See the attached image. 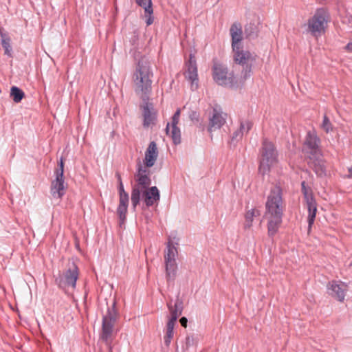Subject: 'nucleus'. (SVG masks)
Here are the masks:
<instances>
[{"label": "nucleus", "mask_w": 352, "mask_h": 352, "mask_svg": "<svg viewBox=\"0 0 352 352\" xmlns=\"http://www.w3.org/2000/svg\"><path fill=\"white\" fill-rule=\"evenodd\" d=\"M0 36L1 37V38L3 39V38H7V35L5 32H3V30L1 28H0Z\"/></svg>", "instance_id": "nucleus-36"}, {"label": "nucleus", "mask_w": 352, "mask_h": 352, "mask_svg": "<svg viewBox=\"0 0 352 352\" xmlns=\"http://www.w3.org/2000/svg\"><path fill=\"white\" fill-rule=\"evenodd\" d=\"M117 313L114 307L109 308L106 315L102 320V328L101 338L102 340H107L113 332V327L116 320Z\"/></svg>", "instance_id": "nucleus-9"}, {"label": "nucleus", "mask_w": 352, "mask_h": 352, "mask_svg": "<svg viewBox=\"0 0 352 352\" xmlns=\"http://www.w3.org/2000/svg\"><path fill=\"white\" fill-rule=\"evenodd\" d=\"M176 323L168 321L166 328V333L164 336V343L166 346H168L173 338V329Z\"/></svg>", "instance_id": "nucleus-26"}, {"label": "nucleus", "mask_w": 352, "mask_h": 352, "mask_svg": "<svg viewBox=\"0 0 352 352\" xmlns=\"http://www.w3.org/2000/svg\"><path fill=\"white\" fill-rule=\"evenodd\" d=\"M136 3L144 8V18L146 19V23L147 25H150L153 23V3L151 0H135Z\"/></svg>", "instance_id": "nucleus-22"}, {"label": "nucleus", "mask_w": 352, "mask_h": 352, "mask_svg": "<svg viewBox=\"0 0 352 352\" xmlns=\"http://www.w3.org/2000/svg\"><path fill=\"white\" fill-rule=\"evenodd\" d=\"M133 202L138 201L139 196H140V190L133 189Z\"/></svg>", "instance_id": "nucleus-34"}, {"label": "nucleus", "mask_w": 352, "mask_h": 352, "mask_svg": "<svg viewBox=\"0 0 352 352\" xmlns=\"http://www.w3.org/2000/svg\"><path fill=\"white\" fill-rule=\"evenodd\" d=\"M78 275L79 272L77 265L74 262L69 263L67 269L59 277V286L64 288L68 287L74 288Z\"/></svg>", "instance_id": "nucleus-7"}, {"label": "nucleus", "mask_w": 352, "mask_h": 352, "mask_svg": "<svg viewBox=\"0 0 352 352\" xmlns=\"http://www.w3.org/2000/svg\"><path fill=\"white\" fill-rule=\"evenodd\" d=\"M234 61L243 66V78L246 80L252 73L253 63L256 59V55L248 50H243V47H238L237 50H232Z\"/></svg>", "instance_id": "nucleus-5"}, {"label": "nucleus", "mask_w": 352, "mask_h": 352, "mask_svg": "<svg viewBox=\"0 0 352 352\" xmlns=\"http://www.w3.org/2000/svg\"><path fill=\"white\" fill-rule=\"evenodd\" d=\"M328 289L331 291L330 294L339 301L344 299L346 285L343 283L331 281L329 283Z\"/></svg>", "instance_id": "nucleus-19"}, {"label": "nucleus", "mask_w": 352, "mask_h": 352, "mask_svg": "<svg viewBox=\"0 0 352 352\" xmlns=\"http://www.w3.org/2000/svg\"><path fill=\"white\" fill-rule=\"evenodd\" d=\"M277 163L278 153L274 144L264 140L261 148L259 173L263 175L267 174Z\"/></svg>", "instance_id": "nucleus-3"}, {"label": "nucleus", "mask_w": 352, "mask_h": 352, "mask_svg": "<svg viewBox=\"0 0 352 352\" xmlns=\"http://www.w3.org/2000/svg\"><path fill=\"white\" fill-rule=\"evenodd\" d=\"M185 77L191 82L192 88H197L198 86V74L197 63L195 56L190 55L189 60L187 63V70L185 72Z\"/></svg>", "instance_id": "nucleus-13"}, {"label": "nucleus", "mask_w": 352, "mask_h": 352, "mask_svg": "<svg viewBox=\"0 0 352 352\" xmlns=\"http://www.w3.org/2000/svg\"><path fill=\"white\" fill-rule=\"evenodd\" d=\"M284 208L282 190L275 186L271 188L265 203V217L267 220V234L270 237L277 233L281 225Z\"/></svg>", "instance_id": "nucleus-1"}, {"label": "nucleus", "mask_w": 352, "mask_h": 352, "mask_svg": "<svg viewBox=\"0 0 352 352\" xmlns=\"http://www.w3.org/2000/svg\"><path fill=\"white\" fill-rule=\"evenodd\" d=\"M144 104L141 106L143 116V126L149 128L155 125L157 120V111L153 108L151 102L148 100H143Z\"/></svg>", "instance_id": "nucleus-12"}, {"label": "nucleus", "mask_w": 352, "mask_h": 352, "mask_svg": "<svg viewBox=\"0 0 352 352\" xmlns=\"http://www.w3.org/2000/svg\"><path fill=\"white\" fill-rule=\"evenodd\" d=\"M10 95L15 102H19L24 97V92L16 87L11 88Z\"/></svg>", "instance_id": "nucleus-28"}, {"label": "nucleus", "mask_w": 352, "mask_h": 352, "mask_svg": "<svg viewBox=\"0 0 352 352\" xmlns=\"http://www.w3.org/2000/svg\"><path fill=\"white\" fill-rule=\"evenodd\" d=\"M311 160L313 161V168L316 173L319 175L322 176L325 173V166L324 164V162L320 159L321 157H316V156H309Z\"/></svg>", "instance_id": "nucleus-23"}, {"label": "nucleus", "mask_w": 352, "mask_h": 352, "mask_svg": "<svg viewBox=\"0 0 352 352\" xmlns=\"http://www.w3.org/2000/svg\"><path fill=\"white\" fill-rule=\"evenodd\" d=\"M181 305L182 302L178 300L175 302L174 309L173 307H169L171 317L168 320V321L176 323L178 316L182 314Z\"/></svg>", "instance_id": "nucleus-27"}, {"label": "nucleus", "mask_w": 352, "mask_h": 352, "mask_svg": "<svg viewBox=\"0 0 352 352\" xmlns=\"http://www.w3.org/2000/svg\"><path fill=\"white\" fill-rule=\"evenodd\" d=\"M177 255V248L169 241L167 245V250L164 255L166 263V271L168 278H171L175 274L176 270V256Z\"/></svg>", "instance_id": "nucleus-10"}, {"label": "nucleus", "mask_w": 352, "mask_h": 352, "mask_svg": "<svg viewBox=\"0 0 352 352\" xmlns=\"http://www.w3.org/2000/svg\"><path fill=\"white\" fill-rule=\"evenodd\" d=\"M166 133L171 136L172 140L175 144L181 142L180 130L177 126H170V124L168 123L166 127Z\"/></svg>", "instance_id": "nucleus-24"}, {"label": "nucleus", "mask_w": 352, "mask_h": 352, "mask_svg": "<svg viewBox=\"0 0 352 352\" xmlns=\"http://www.w3.org/2000/svg\"><path fill=\"white\" fill-rule=\"evenodd\" d=\"M349 177H352V166L350 168H349Z\"/></svg>", "instance_id": "nucleus-38"}, {"label": "nucleus", "mask_w": 352, "mask_h": 352, "mask_svg": "<svg viewBox=\"0 0 352 352\" xmlns=\"http://www.w3.org/2000/svg\"><path fill=\"white\" fill-rule=\"evenodd\" d=\"M142 197L147 206H151L160 200V192L156 186L144 188Z\"/></svg>", "instance_id": "nucleus-21"}, {"label": "nucleus", "mask_w": 352, "mask_h": 352, "mask_svg": "<svg viewBox=\"0 0 352 352\" xmlns=\"http://www.w3.org/2000/svg\"><path fill=\"white\" fill-rule=\"evenodd\" d=\"M150 66L146 62L139 63L135 80V92L143 100H148V95L151 92V77Z\"/></svg>", "instance_id": "nucleus-2"}, {"label": "nucleus", "mask_w": 352, "mask_h": 352, "mask_svg": "<svg viewBox=\"0 0 352 352\" xmlns=\"http://www.w3.org/2000/svg\"><path fill=\"white\" fill-rule=\"evenodd\" d=\"M230 34L232 38V48L237 50L242 46L243 30L242 26L239 23H234L230 29Z\"/></svg>", "instance_id": "nucleus-18"}, {"label": "nucleus", "mask_w": 352, "mask_h": 352, "mask_svg": "<svg viewBox=\"0 0 352 352\" xmlns=\"http://www.w3.org/2000/svg\"><path fill=\"white\" fill-rule=\"evenodd\" d=\"M260 215V211L256 208L248 210L245 216V228H250L252 226L254 218Z\"/></svg>", "instance_id": "nucleus-25"}, {"label": "nucleus", "mask_w": 352, "mask_h": 352, "mask_svg": "<svg viewBox=\"0 0 352 352\" xmlns=\"http://www.w3.org/2000/svg\"><path fill=\"white\" fill-rule=\"evenodd\" d=\"M137 182L139 186L142 188H148L151 184V170L149 167L142 166L140 161H138Z\"/></svg>", "instance_id": "nucleus-15"}, {"label": "nucleus", "mask_w": 352, "mask_h": 352, "mask_svg": "<svg viewBox=\"0 0 352 352\" xmlns=\"http://www.w3.org/2000/svg\"><path fill=\"white\" fill-rule=\"evenodd\" d=\"M330 16L324 8L316 10L314 14L308 20V31L316 37L321 36L326 31Z\"/></svg>", "instance_id": "nucleus-4"}, {"label": "nucleus", "mask_w": 352, "mask_h": 352, "mask_svg": "<svg viewBox=\"0 0 352 352\" xmlns=\"http://www.w3.org/2000/svg\"><path fill=\"white\" fill-rule=\"evenodd\" d=\"M320 140L315 132L309 131L306 135L304 148L309 154V156L321 157L319 148Z\"/></svg>", "instance_id": "nucleus-11"}, {"label": "nucleus", "mask_w": 352, "mask_h": 352, "mask_svg": "<svg viewBox=\"0 0 352 352\" xmlns=\"http://www.w3.org/2000/svg\"><path fill=\"white\" fill-rule=\"evenodd\" d=\"M226 114L223 113L220 109L214 108L212 116L210 120L208 130L212 131L220 129L226 122Z\"/></svg>", "instance_id": "nucleus-20"}, {"label": "nucleus", "mask_w": 352, "mask_h": 352, "mask_svg": "<svg viewBox=\"0 0 352 352\" xmlns=\"http://www.w3.org/2000/svg\"><path fill=\"white\" fill-rule=\"evenodd\" d=\"M213 80L220 85L232 86L235 83L233 76L228 74V69L223 64L214 61L212 65Z\"/></svg>", "instance_id": "nucleus-6"}, {"label": "nucleus", "mask_w": 352, "mask_h": 352, "mask_svg": "<svg viewBox=\"0 0 352 352\" xmlns=\"http://www.w3.org/2000/svg\"><path fill=\"white\" fill-rule=\"evenodd\" d=\"M1 40H2L1 41L2 46H3V49L5 50V54L8 56H10L11 55V47L10 45V38L8 37H7V38H3Z\"/></svg>", "instance_id": "nucleus-31"}, {"label": "nucleus", "mask_w": 352, "mask_h": 352, "mask_svg": "<svg viewBox=\"0 0 352 352\" xmlns=\"http://www.w3.org/2000/svg\"><path fill=\"white\" fill-rule=\"evenodd\" d=\"M158 157V149L155 142H151L148 144L146 151L142 166L152 167Z\"/></svg>", "instance_id": "nucleus-17"}, {"label": "nucleus", "mask_w": 352, "mask_h": 352, "mask_svg": "<svg viewBox=\"0 0 352 352\" xmlns=\"http://www.w3.org/2000/svg\"><path fill=\"white\" fill-rule=\"evenodd\" d=\"M181 324L182 327H187V322H188V320L186 317H182L180 320H179Z\"/></svg>", "instance_id": "nucleus-35"}, {"label": "nucleus", "mask_w": 352, "mask_h": 352, "mask_svg": "<svg viewBox=\"0 0 352 352\" xmlns=\"http://www.w3.org/2000/svg\"><path fill=\"white\" fill-rule=\"evenodd\" d=\"M321 128L327 133L333 131L332 124L326 115H324L323 117Z\"/></svg>", "instance_id": "nucleus-30"}, {"label": "nucleus", "mask_w": 352, "mask_h": 352, "mask_svg": "<svg viewBox=\"0 0 352 352\" xmlns=\"http://www.w3.org/2000/svg\"><path fill=\"white\" fill-rule=\"evenodd\" d=\"M119 193H120V204L118 208V214L120 218V226H122L126 218V213L127 211L128 203H129V196L124 192L123 185L122 182H120L119 186Z\"/></svg>", "instance_id": "nucleus-14"}, {"label": "nucleus", "mask_w": 352, "mask_h": 352, "mask_svg": "<svg viewBox=\"0 0 352 352\" xmlns=\"http://www.w3.org/2000/svg\"><path fill=\"white\" fill-rule=\"evenodd\" d=\"M180 109H177L172 118L171 125L170 126H177L180 117Z\"/></svg>", "instance_id": "nucleus-32"}, {"label": "nucleus", "mask_w": 352, "mask_h": 352, "mask_svg": "<svg viewBox=\"0 0 352 352\" xmlns=\"http://www.w3.org/2000/svg\"><path fill=\"white\" fill-rule=\"evenodd\" d=\"M346 48L347 50L350 51V52H352V43H349L346 46Z\"/></svg>", "instance_id": "nucleus-37"}, {"label": "nucleus", "mask_w": 352, "mask_h": 352, "mask_svg": "<svg viewBox=\"0 0 352 352\" xmlns=\"http://www.w3.org/2000/svg\"><path fill=\"white\" fill-rule=\"evenodd\" d=\"M252 124L251 123L247 122L245 123H241L240 129L239 131L235 132L234 137L237 138L238 137L241 138L244 133H247L249 130L251 129Z\"/></svg>", "instance_id": "nucleus-29"}, {"label": "nucleus", "mask_w": 352, "mask_h": 352, "mask_svg": "<svg viewBox=\"0 0 352 352\" xmlns=\"http://www.w3.org/2000/svg\"><path fill=\"white\" fill-rule=\"evenodd\" d=\"M301 186L302 191L304 195V197L306 201L309 212L307 219L309 223V230H310L316 218L317 212V204L313 197L311 190L306 188L305 182H302Z\"/></svg>", "instance_id": "nucleus-8"}, {"label": "nucleus", "mask_w": 352, "mask_h": 352, "mask_svg": "<svg viewBox=\"0 0 352 352\" xmlns=\"http://www.w3.org/2000/svg\"><path fill=\"white\" fill-rule=\"evenodd\" d=\"M59 166H60V168L56 171V175H59V174L61 173V176L63 177L64 162H63V158L60 159Z\"/></svg>", "instance_id": "nucleus-33"}, {"label": "nucleus", "mask_w": 352, "mask_h": 352, "mask_svg": "<svg viewBox=\"0 0 352 352\" xmlns=\"http://www.w3.org/2000/svg\"><path fill=\"white\" fill-rule=\"evenodd\" d=\"M66 188L67 186L61 173L59 175H56V179L52 181L51 184L50 191L52 197L55 199H61L65 193Z\"/></svg>", "instance_id": "nucleus-16"}]
</instances>
